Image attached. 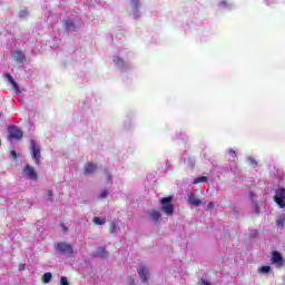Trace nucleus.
Masks as SVG:
<instances>
[{
    "mask_svg": "<svg viewBox=\"0 0 285 285\" xmlns=\"http://www.w3.org/2000/svg\"><path fill=\"white\" fill-rule=\"evenodd\" d=\"M11 85L14 88L16 92H18V95H20L21 94V89H19V85L16 81L11 82Z\"/></svg>",
    "mask_w": 285,
    "mask_h": 285,
    "instance_id": "nucleus-26",
    "label": "nucleus"
},
{
    "mask_svg": "<svg viewBox=\"0 0 285 285\" xmlns=\"http://www.w3.org/2000/svg\"><path fill=\"white\" fill-rule=\"evenodd\" d=\"M12 57L14 59V61H17V63H23V61H26V55H23V51H14L12 53Z\"/></svg>",
    "mask_w": 285,
    "mask_h": 285,
    "instance_id": "nucleus-9",
    "label": "nucleus"
},
{
    "mask_svg": "<svg viewBox=\"0 0 285 285\" xmlns=\"http://www.w3.org/2000/svg\"><path fill=\"white\" fill-rule=\"evenodd\" d=\"M66 28H68V29L75 28V22L72 20H67L66 21Z\"/></svg>",
    "mask_w": 285,
    "mask_h": 285,
    "instance_id": "nucleus-27",
    "label": "nucleus"
},
{
    "mask_svg": "<svg viewBox=\"0 0 285 285\" xmlns=\"http://www.w3.org/2000/svg\"><path fill=\"white\" fill-rule=\"evenodd\" d=\"M207 208L208 210H213V208H215V203H208Z\"/></svg>",
    "mask_w": 285,
    "mask_h": 285,
    "instance_id": "nucleus-33",
    "label": "nucleus"
},
{
    "mask_svg": "<svg viewBox=\"0 0 285 285\" xmlns=\"http://www.w3.org/2000/svg\"><path fill=\"white\" fill-rule=\"evenodd\" d=\"M8 139H14L16 141H21L23 139V131L14 125L8 127Z\"/></svg>",
    "mask_w": 285,
    "mask_h": 285,
    "instance_id": "nucleus-3",
    "label": "nucleus"
},
{
    "mask_svg": "<svg viewBox=\"0 0 285 285\" xmlns=\"http://www.w3.org/2000/svg\"><path fill=\"white\" fill-rule=\"evenodd\" d=\"M60 285H69V283H68V277L61 276V278H60Z\"/></svg>",
    "mask_w": 285,
    "mask_h": 285,
    "instance_id": "nucleus-28",
    "label": "nucleus"
},
{
    "mask_svg": "<svg viewBox=\"0 0 285 285\" xmlns=\"http://www.w3.org/2000/svg\"><path fill=\"white\" fill-rule=\"evenodd\" d=\"M20 17H21V18L28 17V10H22V11H20Z\"/></svg>",
    "mask_w": 285,
    "mask_h": 285,
    "instance_id": "nucleus-31",
    "label": "nucleus"
},
{
    "mask_svg": "<svg viewBox=\"0 0 285 285\" xmlns=\"http://www.w3.org/2000/svg\"><path fill=\"white\" fill-rule=\"evenodd\" d=\"M99 257H106L108 255V252H106V247H100L98 249Z\"/></svg>",
    "mask_w": 285,
    "mask_h": 285,
    "instance_id": "nucleus-21",
    "label": "nucleus"
},
{
    "mask_svg": "<svg viewBox=\"0 0 285 285\" xmlns=\"http://www.w3.org/2000/svg\"><path fill=\"white\" fill-rule=\"evenodd\" d=\"M159 202L161 204L160 210L165 213V215H174L175 205H173V196L163 197Z\"/></svg>",
    "mask_w": 285,
    "mask_h": 285,
    "instance_id": "nucleus-1",
    "label": "nucleus"
},
{
    "mask_svg": "<svg viewBox=\"0 0 285 285\" xmlns=\"http://www.w3.org/2000/svg\"><path fill=\"white\" fill-rule=\"evenodd\" d=\"M228 7V0H222L219 2V8H227Z\"/></svg>",
    "mask_w": 285,
    "mask_h": 285,
    "instance_id": "nucleus-29",
    "label": "nucleus"
},
{
    "mask_svg": "<svg viewBox=\"0 0 285 285\" xmlns=\"http://www.w3.org/2000/svg\"><path fill=\"white\" fill-rule=\"evenodd\" d=\"M137 272L141 282L146 283L148 282V279H150V273L148 272V268L146 266L141 265L140 267H138Z\"/></svg>",
    "mask_w": 285,
    "mask_h": 285,
    "instance_id": "nucleus-8",
    "label": "nucleus"
},
{
    "mask_svg": "<svg viewBox=\"0 0 285 285\" xmlns=\"http://www.w3.org/2000/svg\"><path fill=\"white\" fill-rule=\"evenodd\" d=\"M228 155L232 157L233 161L237 159V153L234 149H228Z\"/></svg>",
    "mask_w": 285,
    "mask_h": 285,
    "instance_id": "nucleus-24",
    "label": "nucleus"
},
{
    "mask_svg": "<svg viewBox=\"0 0 285 285\" xmlns=\"http://www.w3.org/2000/svg\"><path fill=\"white\" fill-rule=\"evenodd\" d=\"M189 204L193 206H202V200L197 197H195V194H191L188 198Z\"/></svg>",
    "mask_w": 285,
    "mask_h": 285,
    "instance_id": "nucleus-11",
    "label": "nucleus"
},
{
    "mask_svg": "<svg viewBox=\"0 0 285 285\" xmlns=\"http://www.w3.org/2000/svg\"><path fill=\"white\" fill-rule=\"evenodd\" d=\"M48 196L50 197V199H52V189L48 190Z\"/></svg>",
    "mask_w": 285,
    "mask_h": 285,
    "instance_id": "nucleus-37",
    "label": "nucleus"
},
{
    "mask_svg": "<svg viewBox=\"0 0 285 285\" xmlns=\"http://www.w3.org/2000/svg\"><path fill=\"white\" fill-rule=\"evenodd\" d=\"M206 181H208V178L205 176H199L196 179H194V184H204Z\"/></svg>",
    "mask_w": 285,
    "mask_h": 285,
    "instance_id": "nucleus-17",
    "label": "nucleus"
},
{
    "mask_svg": "<svg viewBox=\"0 0 285 285\" xmlns=\"http://www.w3.org/2000/svg\"><path fill=\"white\" fill-rule=\"evenodd\" d=\"M258 273H263V274L271 273V266L265 265V266L259 267Z\"/></svg>",
    "mask_w": 285,
    "mask_h": 285,
    "instance_id": "nucleus-19",
    "label": "nucleus"
},
{
    "mask_svg": "<svg viewBox=\"0 0 285 285\" xmlns=\"http://www.w3.org/2000/svg\"><path fill=\"white\" fill-rule=\"evenodd\" d=\"M109 233H117V223H110Z\"/></svg>",
    "mask_w": 285,
    "mask_h": 285,
    "instance_id": "nucleus-23",
    "label": "nucleus"
},
{
    "mask_svg": "<svg viewBox=\"0 0 285 285\" xmlns=\"http://www.w3.org/2000/svg\"><path fill=\"white\" fill-rule=\"evenodd\" d=\"M23 173L28 179H32L33 181H37V179H39V176L37 175V170L35 169V167L30 165L24 166Z\"/></svg>",
    "mask_w": 285,
    "mask_h": 285,
    "instance_id": "nucleus-6",
    "label": "nucleus"
},
{
    "mask_svg": "<svg viewBox=\"0 0 285 285\" xmlns=\"http://www.w3.org/2000/svg\"><path fill=\"white\" fill-rule=\"evenodd\" d=\"M284 224H285V216L284 214H282L278 219H276V226H278V228H284Z\"/></svg>",
    "mask_w": 285,
    "mask_h": 285,
    "instance_id": "nucleus-16",
    "label": "nucleus"
},
{
    "mask_svg": "<svg viewBox=\"0 0 285 285\" xmlns=\"http://www.w3.org/2000/svg\"><path fill=\"white\" fill-rule=\"evenodd\" d=\"M131 6L134 8V11L137 12L139 10V6H141V3H139V0H131Z\"/></svg>",
    "mask_w": 285,
    "mask_h": 285,
    "instance_id": "nucleus-20",
    "label": "nucleus"
},
{
    "mask_svg": "<svg viewBox=\"0 0 285 285\" xmlns=\"http://www.w3.org/2000/svg\"><path fill=\"white\" fill-rule=\"evenodd\" d=\"M272 264L277 266V268H283L284 266V257L279 252L274 250L272 253Z\"/></svg>",
    "mask_w": 285,
    "mask_h": 285,
    "instance_id": "nucleus-7",
    "label": "nucleus"
},
{
    "mask_svg": "<svg viewBox=\"0 0 285 285\" xmlns=\"http://www.w3.org/2000/svg\"><path fill=\"white\" fill-rule=\"evenodd\" d=\"M276 196H274V202L279 208H285V188H278Z\"/></svg>",
    "mask_w": 285,
    "mask_h": 285,
    "instance_id": "nucleus-5",
    "label": "nucleus"
},
{
    "mask_svg": "<svg viewBox=\"0 0 285 285\" xmlns=\"http://www.w3.org/2000/svg\"><path fill=\"white\" fill-rule=\"evenodd\" d=\"M185 164L191 168V170L195 168L196 164H197V160H195V158L193 157H188L186 160H185Z\"/></svg>",
    "mask_w": 285,
    "mask_h": 285,
    "instance_id": "nucleus-13",
    "label": "nucleus"
},
{
    "mask_svg": "<svg viewBox=\"0 0 285 285\" xmlns=\"http://www.w3.org/2000/svg\"><path fill=\"white\" fill-rule=\"evenodd\" d=\"M202 285H210V283L204 278H202Z\"/></svg>",
    "mask_w": 285,
    "mask_h": 285,
    "instance_id": "nucleus-35",
    "label": "nucleus"
},
{
    "mask_svg": "<svg viewBox=\"0 0 285 285\" xmlns=\"http://www.w3.org/2000/svg\"><path fill=\"white\" fill-rule=\"evenodd\" d=\"M60 226L65 233H68V227H66V225L63 223H61Z\"/></svg>",
    "mask_w": 285,
    "mask_h": 285,
    "instance_id": "nucleus-34",
    "label": "nucleus"
},
{
    "mask_svg": "<svg viewBox=\"0 0 285 285\" xmlns=\"http://www.w3.org/2000/svg\"><path fill=\"white\" fill-rule=\"evenodd\" d=\"M94 224H96V226H104V224H106V218H99V217H94L92 219Z\"/></svg>",
    "mask_w": 285,
    "mask_h": 285,
    "instance_id": "nucleus-15",
    "label": "nucleus"
},
{
    "mask_svg": "<svg viewBox=\"0 0 285 285\" xmlns=\"http://www.w3.org/2000/svg\"><path fill=\"white\" fill-rule=\"evenodd\" d=\"M129 282H130L132 285H135V278L129 277Z\"/></svg>",
    "mask_w": 285,
    "mask_h": 285,
    "instance_id": "nucleus-38",
    "label": "nucleus"
},
{
    "mask_svg": "<svg viewBox=\"0 0 285 285\" xmlns=\"http://www.w3.org/2000/svg\"><path fill=\"white\" fill-rule=\"evenodd\" d=\"M150 217L154 219V222H156V224L159 222V219H161V214L159 213V210L157 209H153L150 212Z\"/></svg>",
    "mask_w": 285,
    "mask_h": 285,
    "instance_id": "nucleus-12",
    "label": "nucleus"
},
{
    "mask_svg": "<svg viewBox=\"0 0 285 285\" xmlns=\"http://www.w3.org/2000/svg\"><path fill=\"white\" fill-rule=\"evenodd\" d=\"M56 250H59V253H62L63 255L66 254L72 255V253H75L72 245L63 242L56 244Z\"/></svg>",
    "mask_w": 285,
    "mask_h": 285,
    "instance_id": "nucleus-4",
    "label": "nucleus"
},
{
    "mask_svg": "<svg viewBox=\"0 0 285 285\" xmlns=\"http://www.w3.org/2000/svg\"><path fill=\"white\" fill-rule=\"evenodd\" d=\"M6 77L9 82L14 83V78H12V76L10 73H6Z\"/></svg>",
    "mask_w": 285,
    "mask_h": 285,
    "instance_id": "nucleus-30",
    "label": "nucleus"
},
{
    "mask_svg": "<svg viewBox=\"0 0 285 285\" xmlns=\"http://www.w3.org/2000/svg\"><path fill=\"white\" fill-rule=\"evenodd\" d=\"M253 212L256 215H259L261 210H259V206L257 205V203L255 200H253Z\"/></svg>",
    "mask_w": 285,
    "mask_h": 285,
    "instance_id": "nucleus-22",
    "label": "nucleus"
},
{
    "mask_svg": "<svg viewBox=\"0 0 285 285\" xmlns=\"http://www.w3.org/2000/svg\"><path fill=\"white\" fill-rule=\"evenodd\" d=\"M19 271H26V264L19 265Z\"/></svg>",
    "mask_w": 285,
    "mask_h": 285,
    "instance_id": "nucleus-36",
    "label": "nucleus"
},
{
    "mask_svg": "<svg viewBox=\"0 0 285 285\" xmlns=\"http://www.w3.org/2000/svg\"><path fill=\"white\" fill-rule=\"evenodd\" d=\"M0 146H1V140H0Z\"/></svg>",
    "mask_w": 285,
    "mask_h": 285,
    "instance_id": "nucleus-41",
    "label": "nucleus"
},
{
    "mask_svg": "<svg viewBox=\"0 0 285 285\" xmlns=\"http://www.w3.org/2000/svg\"><path fill=\"white\" fill-rule=\"evenodd\" d=\"M3 117V112H0V118Z\"/></svg>",
    "mask_w": 285,
    "mask_h": 285,
    "instance_id": "nucleus-40",
    "label": "nucleus"
},
{
    "mask_svg": "<svg viewBox=\"0 0 285 285\" xmlns=\"http://www.w3.org/2000/svg\"><path fill=\"white\" fill-rule=\"evenodd\" d=\"M11 157L12 159H14V161H17V151L16 150H11Z\"/></svg>",
    "mask_w": 285,
    "mask_h": 285,
    "instance_id": "nucleus-32",
    "label": "nucleus"
},
{
    "mask_svg": "<svg viewBox=\"0 0 285 285\" xmlns=\"http://www.w3.org/2000/svg\"><path fill=\"white\" fill-rule=\"evenodd\" d=\"M51 279H52V273L48 272L43 274L42 276L43 284H50Z\"/></svg>",
    "mask_w": 285,
    "mask_h": 285,
    "instance_id": "nucleus-14",
    "label": "nucleus"
},
{
    "mask_svg": "<svg viewBox=\"0 0 285 285\" xmlns=\"http://www.w3.org/2000/svg\"><path fill=\"white\" fill-rule=\"evenodd\" d=\"M247 161H248L249 166H252L253 168H257V166H259V164L257 163V160H255V158H253V157H249V158L247 159Z\"/></svg>",
    "mask_w": 285,
    "mask_h": 285,
    "instance_id": "nucleus-18",
    "label": "nucleus"
},
{
    "mask_svg": "<svg viewBox=\"0 0 285 285\" xmlns=\"http://www.w3.org/2000/svg\"><path fill=\"white\" fill-rule=\"evenodd\" d=\"M106 197H108V189H104V190L100 193L99 199H106Z\"/></svg>",
    "mask_w": 285,
    "mask_h": 285,
    "instance_id": "nucleus-25",
    "label": "nucleus"
},
{
    "mask_svg": "<svg viewBox=\"0 0 285 285\" xmlns=\"http://www.w3.org/2000/svg\"><path fill=\"white\" fill-rule=\"evenodd\" d=\"M30 151L32 155V159L35 160L36 166L41 165V148L35 140H30Z\"/></svg>",
    "mask_w": 285,
    "mask_h": 285,
    "instance_id": "nucleus-2",
    "label": "nucleus"
},
{
    "mask_svg": "<svg viewBox=\"0 0 285 285\" xmlns=\"http://www.w3.org/2000/svg\"><path fill=\"white\" fill-rule=\"evenodd\" d=\"M254 195L255 194L253 191H249V196H250L252 199H253Z\"/></svg>",
    "mask_w": 285,
    "mask_h": 285,
    "instance_id": "nucleus-39",
    "label": "nucleus"
},
{
    "mask_svg": "<svg viewBox=\"0 0 285 285\" xmlns=\"http://www.w3.org/2000/svg\"><path fill=\"white\" fill-rule=\"evenodd\" d=\"M85 175H92V173H97V165L92 163H88L83 169Z\"/></svg>",
    "mask_w": 285,
    "mask_h": 285,
    "instance_id": "nucleus-10",
    "label": "nucleus"
}]
</instances>
